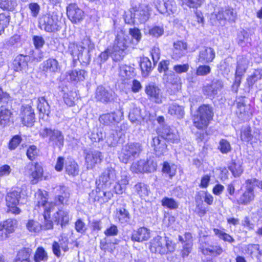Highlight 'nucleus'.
<instances>
[{"label":"nucleus","instance_id":"obj_50","mask_svg":"<svg viewBox=\"0 0 262 262\" xmlns=\"http://www.w3.org/2000/svg\"><path fill=\"white\" fill-rule=\"evenodd\" d=\"M161 204L163 207L171 210L177 209L179 207V203L173 199L164 197L161 200Z\"/></svg>","mask_w":262,"mask_h":262},{"label":"nucleus","instance_id":"obj_7","mask_svg":"<svg viewBox=\"0 0 262 262\" xmlns=\"http://www.w3.org/2000/svg\"><path fill=\"white\" fill-rule=\"evenodd\" d=\"M77 36L78 39L79 40L78 43L84 54V58H82V62L88 64L91 61L90 53L94 49V44L92 42L90 37L83 31H79Z\"/></svg>","mask_w":262,"mask_h":262},{"label":"nucleus","instance_id":"obj_10","mask_svg":"<svg viewBox=\"0 0 262 262\" xmlns=\"http://www.w3.org/2000/svg\"><path fill=\"white\" fill-rule=\"evenodd\" d=\"M21 193L24 194L22 190L18 189L17 190H13L8 193L6 196V201L9 211L14 214H19L20 210L17 206L19 204L20 199L21 198Z\"/></svg>","mask_w":262,"mask_h":262},{"label":"nucleus","instance_id":"obj_60","mask_svg":"<svg viewBox=\"0 0 262 262\" xmlns=\"http://www.w3.org/2000/svg\"><path fill=\"white\" fill-rule=\"evenodd\" d=\"M10 21V16L5 13L0 14V35L4 32Z\"/></svg>","mask_w":262,"mask_h":262},{"label":"nucleus","instance_id":"obj_47","mask_svg":"<svg viewBox=\"0 0 262 262\" xmlns=\"http://www.w3.org/2000/svg\"><path fill=\"white\" fill-rule=\"evenodd\" d=\"M48 258V254L45 249L41 247H38L34 254L33 260L29 262H40L46 261Z\"/></svg>","mask_w":262,"mask_h":262},{"label":"nucleus","instance_id":"obj_31","mask_svg":"<svg viewBox=\"0 0 262 262\" xmlns=\"http://www.w3.org/2000/svg\"><path fill=\"white\" fill-rule=\"evenodd\" d=\"M167 111L168 114L178 119L183 118L185 114L184 107L176 103L169 104Z\"/></svg>","mask_w":262,"mask_h":262},{"label":"nucleus","instance_id":"obj_40","mask_svg":"<svg viewBox=\"0 0 262 262\" xmlns=\"http://www.w3.org/2000/svg\"><path fill=\"white\" fill-rule=\"evenodd\" d=\"M247 252L252 257L257 259L262 255V245L259 244H249L247 247Z\"/></svg>","mask_w":262,"mask_h":262},{"label":"nucleus","instance_id":"obj_49","mask_svg":"<svg viewBox=\"0 0 262 262\" xmlns=\"http://www.w3.org/2000/svg\"><path fill=\"white\" fill-rule=\"evenodd\" d=\"M32 252V249L30 248H25L20 250L17 254V259L15 262H19V261H31L30 260L29 257Z\"/></svg>","mask_w":262,"mask_h":262},{"label":"nucleus","instance_id":"obj_61","mask_svg":"<svg viewBox=\"0 0 262 262\" xmlns=\"http://www.w3.org/2000/svg\"><path fill=\"white\" fill-rule=\"evenodd\" d=\"M164 33V29L162 27L154 26L148 30L147 34L154 37H159Z\"/></svg>","mask_w":262,"mask_h":262},{"label":"nucleus","instance_id":"obj_28","mask_svg":"<svg viewBox=\"0 0 262 262\" xmlns=\"http://www.w3.org/2000/svg\"><path fill=\"white\" fill-rule=\"evenodd\" d=\"M69 220V211L66 210L60 209L54 215V221L60 224L62 228L68 224Z\"/></svg>","mask_w":262,"mask_h":262},{"label":"nucleus","instance_id":"obj_9","mask_svg":"<svg viewBox=\"0 0 262 262\" xmlns=\"http://www.w3.org/2000/svg\"><path fill=\"white\" fill-rule=\"evenodd\" d=\"M117 173L114 167L112 166L106 168L100 175L99 179L96 181V184L102 187H110L112 184L117 180Z\"/></svg>","mask_w":262,"mask_h":262},{"label":"nucleus","instance_id":"obj_53","mask_svg":"<svg viewBox=\"0 0 262 262\" xmlns=\"http://www.w3.org/2000/svg\"><path fill=\"white\" fill-rule=\"evenodd\" d=\"M213 232L220 239H223L225 242H227L230 243L234 242V239L229 234L225 233L223 230L217 228L213 229Z\"/></svg>","mask_w":262,"mask_h":262},{"label":"nucleus","instance_id":"obj_25","mask_svg":"<svg viewBox=\"0 0 262 262\" xmlns=\"http://www.w3.org/2000/svg\"><path fill=\"white\" fill-rule=\"evenodd\" d=\"M145 92L149 96L150 99L155 103L160 104L162 102L161 90L158 86L154 85L146 86Z\"/></svg>","mask_w":262,"mask_h":262},{"label":"nucleus","instance_id":"obj_13","mask_svg":"<svg viewBox=\"0 0 262 262\" xmlns=\"http://www.w3.org/2000/svg\"><path fill=\"white\" fill-rule=\"evenodd\" d=\"M84 154L88 169L93 168L97 164L101 162L103 158L102 153L96 150H84Z\"/></svg>","mask_w":262,"mask_h":262},{"label":"nucleus","instance_id":"obj_22","mask_svg":"<svg viewBox=\"0 0 262 262\" xmlns=\"http://www.w3.org/2000/svg\"><path fill=\"white\" fill-rule=\"evenodd\" d=\"M69 239L67 236H61L58 242H54L52 244V251L53 253L58 257L61 255V250L64 252L69 251Z\"/></svg>","mask_w":262,"mask_h":262},{"label":"nucleus","instance_id":"obj_62","mask_svg":"<svg viewBox=\"0 0 262 262\" xmlns=\"http://www.w3.org/2000/svg\"><path fill=\"white\" fill-rule=\"evenodd\" d=\"M219 149L223 154H227L231 150L230 143L226 139H222L220 141Z\"/></svg>","mask_w":262,"mask_h":262},{"label":"nucleus","instance_id":"obj_11","mask_svg":"<svg viewBox=\"0 0 262 262\" xmlns=\"http://www.w3.org/2000/svg\"><path fill=\"white\" fill-rule=\"evenodd\" d=\"M157 164L153 161L140 160L133 163L130 169L135 173L152 172L156 170Z\"/></svg>","mask_w":262,"mask_h":262},{"label":"nucleus","instance_id":"obj_14","mask_svg":"<svg viewBox=\"0 0 262 262\" xmlns=\"http://www.w3.org/2000/svg\"><path fill=\"white\" fill-rule=\"evenodd\" d=\"M20 117L22 123L28 127L34 125L35 117L34 109L29 105H23L21 106Z\"/></svg>","mask_w":262,"mask_h":262},{"label":"nucleus","instance_id":"obj_64","mask_svg":"<svg viewBox=\"0 0 262 262\" xmlns=\"http://www.w3.org/2000/svg\"><path fill=\"white\" fill-rule=\"evenodd\" d=\"M28 158L31 161H33L37 156V148L35 145H30L26 152Z\"/></svg>","mask_w":262,"mask_h":262},{"label":"nucleus","instance_id":"obj_58","mask_svg":"<svg viewBox=\"0 0 262 262\" xmlns=\"http://www.w3.org/2000/svg\"><path fill=\"white\" fill-rule=\"evenodd\" d=\"M120 75L126 78H129L134 76V69L130 66H122L120 67Z\"/></svg>","mask_w":262,"mask_h":262},{"label":"nucleus","instance_id":"obj_43","mask_svg":"<svg viewBox=\"0 0 262 262\" xmlns=\"http://www.w3.org/2000/svg\"><path fill=\"white\" fill-rule=\"evenodd\" d=\"M116 217L121 224H127L130 220L129 212L125 208H120L116 212Z\"/></svg>","mask_w":262,"mask_h":262},{"label":"nucleus","instance_id":"obj_45","mask_svg":"<svg viewBox=\"0 0 262 262\" xmlns=\"http://www.w3.org/2000/svg\"><path fill=\"white\" fill-rule=\"evenodd\" d=\"M60 189L64 190V195H58L55 198V204L56 205L67 204L70 197V192L68 188L62 186H60Z\"/></svg>","mask_w":262,"mask_h":262},{"label":"nucleus","instance_id":"obj_1","mask_svg":"<svg viewBox=\"0 0 262 262\" xmlns=\"http://www.w3.org/2000/svg\"><path fill=\"white\" fill-rule=\"evenodd\" d=\"M236 19V12L230 7L216 6L209 16V22L214 26H224L227 21L229 23H234Z\"/></svg>","mask_w":262,"mask_h":262},{"label":"nucleus","instance_id":"obj_5","mask_svg":"<svg viewBox=\"0 0 262 262\" xmlns=\"http://www.w3.org/2000/svg\"><path fill=\"white\" fill-rule=\"evenodd\" d=\"M143 150L142 145L139 142H130L124 145L119 155L121 162L127 163L138 157Z\"/></svg>","mask_w":262,"mask_h":262},{"label":"nucleus","instance_id":"obj_24","mask_svg":"<svg viewBox=\"0 0 262 262\" xmlns=\"http://www.w3.org/2000/svg\"><path fill=\"white\" fill-rule=\"evenodd\" d=\"M151 145L154 147L156 155L159 157L163 155L167 151V145L164 139H160L159 136L152 137Z\"/></svg>","mask_w":262,"mask_h":262},{"label":"nucleus","instance_id":"obj_17","mask_svg":"<svg viewBox=\"0 0 262 262\" xmlns=\"http://www.w3.org/2000/svg\"><path fill=\"white\" fill-rule=\"evenodd\" d=\"M259 132L255 128H252L249 126L242 128L241 133V138L243 141L247 142L256 143L259 140Z\"/></svg>","mask_w":262,"mask_h":262},{"label":"nucleus","instance_id":"obj_34","mask_svg":"<svg viewBox=\"0 0 262 262\" xmlns=\"http://www.w3.org/2000/svg\"><path fill=\"white\" fill-rule=\"evenodd\" d=\"M68 51L73 58L77 57L78 60L82 62V58H84V54L79 43L70 42L68 47Z\"/></svg>","mask_w":262,"mask_h":262},{"label":"nucleus","instance_id":"obj_32","mask_svg":"<svg viewBox=\"0 0 262 262\" xmlns=\"http://www.w3.org/2000/svg\"><path fill=\"white\" fill-rule=\"evenodd\" d=\"M37 195L38 200L37 205L38 207H43L45 211L47 212L51 211L53 206L52 204L47 202V198L46 197L47 195V192L40 191L37 193Z\"/></svg>","mask_w":262,"mask_h":262},{"label":"nucleus","instance_id":"obj_46","mask_svg":"<svg viewBox=\"0 0 262 262\" xmlns=\"http://www.w3.org/2000/svg\"><path fill=\"white\" fill-rule=\"evenodd\" d=\"M97 187L95 190H92L91 192L89 193V200L91 202H99L102 203V195L101 193L102 191L101 188H103L101 186L97 185Z\"/></svg>","mask_w":262,"mask_h":262},{"label":"nucleus","instance_id":"obj_38","mask_svg":"<svg viewBox=\"0 0 262 262\" xmlns=\"http://www.w3.org/2000/svg\"><path fill=\"white\" fill-rule=\"evenodd\" d=\"M228 169L235 178L239 177L244 171L242 162L239 160H232L228 166Z\"/></svg>","mask_w":262,"mask_h":262},{"label":"nucleus","instance_id":"obj_44","mask_svg":"<svg viewBox=\"0 0 262 262\" xmlns=\"http://www.w3.org/2000/svg\"><path fill=\"white\" fill-rule=\"evenodd\" d=\"M16 226V221L11 219H8L4 222L3 224H0V231L5 230L8 233L13 232Z\"/></svg>","mask_w":262,"mask_h":262},{"label":"nucleus","instance_id":"obj_63","mask_svg":"<svg viewBox=\"0 0 262 262\" xmlns=\"http://www.w3.org/2000/svg\"><path fill=\"white\" fill-rule=\"evenodd\" d=\"M128 118L132 122L138 123L140 118V110L137 108H133L129 113Z\"/></svg>","mask_w":262,"mask_h":262},{"label":"nucleus","instance_id":"obj_26","mask_svg":"<svg viewBox=\"0 0 262 262\" xmlns=\"http://www.w3.org/2000/svg\"><path fill=\"white\" fill-rule=\"evenodd\" d=\"M29 59L30 57L28 56L23 54L17 56L13 62L14 71L18 72L26 70Z\"/></svg>","mask_w":262,"mask_h":262},{"label":"nucleus","instance_id":"obj_27","mask_svg":"<svg viewBox=\"0 0 262 262\" xmlns=\"http://www.w3.org/2000/svg\"><path fill=\"white\" fill-rule=\"evenodd\" d=\"M173 47L172 55L173 59L178 60L186 54L187 47L185 42L181 41H177L174 43Z\"/></svg>","mask_w":262,"mask_h":262},{"label":"nucleus","instance_id":"obj_42","mask_svg":"<svg viewBox=\"0 0 262 262\" xmlns=\"http://www.w3.org/2000/svg\"><path fill=\"white\" fill-rule=\"evenodd\" d=\"M140 66L143 75L144 76H146L152 71L155 65L154 64L152 66L149 59L144 57L141 59Z\"/></svg>","mask_w":262,"mask_h":262},{"label":"nucleus","instance_id":"obj_18","mask_svg":"<svg viewBox=\"0 0 262 262\" xmlns=\"http://www.w3.org/2000/svg\"><path fill=\"white\" fill-rule=\"evenodd\" d=\"M67 13L69 19L75 24L80 22L84 18V12L75 4L67 7Z\"/></svg>","mask_w":262,"mask_h":262},{"label":"nucleus","instance_id":"obj_35","mask_svg":"<svg viewBox=\"0 0 262 262\" xmlns=\"http://www.w3.org/2000/svg\"><path fill=\"white\" fill-rule=\"evenodd\" d=\"M69 79L71 81L78 82L83 81L87 76L85 71L80 69H75L69 73Z\"/></svg>","mask_w":262,"mask_h":262},{"label":"nucleus","instance_id":"obj_8","mask_svg":"<svg viewBox=\"0 0 262 262\" xmlns=\"http://www.w3.org/2000/svg\"><path fill=\"white\" fill-rule=\"evenodd\" d=\"M60 23L56 15L48 14L42 16L39 21L40 28L48 32H55L59 31Z\"/></svg>","mask_w":262,"mask_h":262},{"label":"nucleus","instance_id":"obj_55","mask_svg":"<svg viewBox=\"0 0 262 262\" xmlns=\"http://www.w3.org/2000/svg\"><path fill=\"white\" fill-rule=\"evenodd\" d=\"M136 192L140 196H145L148 195L149 190L147 186L144 183H138L135 186Z\"/></svg>","mask_w":262,"mask_h":262},{"label":"nucleus","instance_id":"obj_33","mask_svg":"<svg viewBox=\"0 0 262 262\" xmlns=\"http://www.w3.org/2000/svg\"><path fill=\"white\" fill-rule=\"evenodd\" d=\"M200 249L203 254L214 256L220 255L223 252V249L220 245H211L208 247L202 246L200 247Z\"/></svg>","mask_w":262,"mask_h":262},{"label":"nucleus","instance_id":"obj_12","mask_svg":"<svg viewBox=\"0 0 262 262\" xmlns=\"http://www.w3.org/2000/svg\"><path fill=\"white\" fill-rule=\"evenodd\" d=\"M123 119V112L118 110L111 113L101 115L99 118V122L104 125L110 126L115 123H119Z\"/></svg>","mask_w":262,"mask_h":262},{"label":"nucleus","instance_id":"obj_54","mask_svg":"<svg viewBox=\"0 0 262 262\" xmlns=\"http://www.w3.org/2000/svg\"><path fill=\"white\" fill-rule=\"evenodd\" d=\"M162 171L168 174L171 178L176 174V166L174 164L170 165L167 162H164L163 164Z\"/></svg>","mask_w":262,"mask_h":262},{"label":"nucleus","instance_id":"obj_29","mask_svg":"<svg viewBox=\"0 0 262 262\" xmlns=\"http://www.w3.org/2000/svg\"><path fill=\"white\" fill-rule=\"evenodd\" d=\"M161 137L164 140H167L172 143L176 142L178 140L177 133L168 126H165L162 128Z\"/></svg>","mask_w":262,"mask_h":262},{"label":"nucleus","instance_id":"obj_3","mask_svg":"<svg viewBox=\"0 0 262 262\" xmlns=\"http://www.w3.org/2000/svg\"><path fill=\"white\" fill-rule=\"evenodd\" d=\"M39 136L42 138H48V144L54 148L60 150L63 147L64 136L62 131L50 127H45L39 131Z\"/></svg>","mask_w":262,"mask_h":262},{"label":"nucleus","instance_id":"obj_36","mask_svg":"<svg viewBox=\"0 0 262 262\" xmlns=\"http://www.w3.org/2000/svg\"><path fill=\"white\" fill-rule=\"evenodd\" d=\"M254 198L253 188L251 186L247 187L245 192L241 196L237 202L238 204L248 205Z\"/></svg>","mask_w":262,"mask_h":262},{"label":"nucleus","instance_id":"obj_48","mask_svg":"<svg viewBox=\"0 0 262 262\" xmlns=\"http://www.w3.org/2000/svg\"><path fill=\"white\" fill-rule=\"evenodd\" d=\"M66 171L69 175L77 176L79 173V166L75 161H70L66 163Z\"/></svg>","mask_w":262,"mask_h":262},{"label":"nucleus","instance_id":"obj_21","mask_svg":"<svg viewBox=\"0 0 262 262\" xmlns=\"http://www.w3.org/2000/svg\"><path fill=\"white\" fill-rule=\"evenodd\" d=\"M215 56V52L213 48L204 46L200 50L198 59L203 63H209L213 60Z\"/></svg>","mask_w":262,"mask_h":262},{"label":"nucleus","instance_id":"obj_30","mask_svg":"<svg viewBox=\"0 0 262 262\" xmlns=\"http://www.w3.org/2000/svg\"><path fill=\"white\" fill-rule=\"evenodd\" d=\"M28 167L32 171L31 173V176L33 179L31 180V182L32 184H36L42 176L43 169L37 163H36L35 165H33L32 163L29 164Z\"/></svg>","mask_w":262,"mask_h":262},{"label":"nucleus","instance_id":"obj_52","mask_svg":"<svg viewBox=\"0 0 262 262\" xmlns=\"http://www.w3.org/2000/svg\"><path fill=\"white\" fill-rule=\"evenodd\" d=\"M164 7L165 8V10H162L161 7L158 8V10L161 14H167V15H169L170 14L173 13L174 11H176V5H173L169 1L164 3Z\"/></svg>","mask_w":262,"mask_h":262},{"label":"nucleus","instance_id":"obj_6","mask_svg":"<svg viewBox=\"0 0 262 262\" xmlns=\"http://www.w3.org/2000/svg\"><path fill=\"white\" fill-rule=\"evenodd\" d=\"M213 117L212 107L208 104H203L199 107L198 114L193 118V124L198 129L206 128Z\"/></svg>","mask_w":262,"mask_h":262},{"label":"nucleus","instance_id":"obj_4","mask_svg":"<svg viewBox=\"0 0 262 262\" xmlns=\"http://www.w3.org/2000/svg\"><path fill=\"white\" fill-rule=\"evenodd\" d=\"M129 44V36L127 34L122 31L117 34L112 51L114 60L117 61L123 59Z\"/></svg>","mask_w":262,"mask_h":262},{"label":"nucleus","instance_id":"obj_59","mask_svg":"<svg viewBox=\"0 0 262 262\" xmlns=\"http://www.w3.org/2000/svg\"><path fill=\"white\" fill-rule=\"evenodd\" d=\"M27 228L30 232H38L42 229L39 223L34 220H29L27 224Z\"/></svg>","mask_w":262,"mask_h":262},{"label":"nucleus","instance_id":"obj_23","mask_svg":"<svg viewBox=\"0 0 262 262\" xmlns=\"http://www.w3.org/2000/svg\"><path fill=\"white\" fill-rule=\"evenodd\" d=\"M150 237V230L145 227H142L133 231L131 240L133 242L142 243L148 241Z\"/></svg>","mask_w":262,"mask_h":262},{"label":"nucleus","instance_id":"obj_56","mask_svg":"<svg viewBox=\"0 0 262 262\" xmlns=\"http://www.w3.org/2000/svg\"><path fill=\"white\" fill-rule=\"evenodd\" d=\"M106 143L110 147H114L117 144V138L115 136V131L110 130L105 135Z\"/></svg>","mask_w":262,"mask_h":262},{"label":"nucleus","instance_id":"obj_39","mask_svg":"<svg viewBox=\"0 0 262 262\" xmlns=\"http://www.w3.org/2000/svg\"><path fill=\"white\" fill-rule=\"evenodd\" d=\"M12 113L10 110L4 106L0 107V124L4 126L9 125L11 122Z\"/></svg>","mask_w":262,"mask_h":262},{"label":"nucleus","instance_id":"obj_16","mask_svg":"<svg viewBox=\"0 0 262 262\" xmlns=\"http://www.w3.org/2000/svg\"><path fill=\"white\" fill-rule=\"evenodd\" d=\"M115 97V93L106 89L102 85L98 86L95 92V98L103 103H108L113 101Z\"/></svg>","mask_w":262,"mask_h":262},{"label":"nucleus","instance_id":"obj_19","mask_svg":"<svg viewBox=\"0 0 262 262\" xmlns=\"http://www.w3.org/2000/svg\"><path fill=\"white\" fill-rule=\"evenodd\" d=\"M134 17L136 24L145 23L149 18L150 8L147 5H141L137 8H133Z\"/></svg>","mask_w":262,"mask_h":262},{"label":"nucleus","instance_id":"obj_41","mask_svg":"<svg viewBox=\"0 0 262 262\" xmlns=\"http://www.w3.org/2000/svg\"><path fill=\"white\" fill-rule=\"evenodd\" d=\"M37 109L40 113L49 116L50 106L45 97H39L37 100Z\"/></svg>","mask_w":262,"mask_h":262},{"label":"nucleus","instance_id":"obj_37","mask_svg":"<svg viewBox=\"0 0 262 262\" xmlns=\"http://www.w3.org/2000/svg\"><path fill=\"white\" fill-rule=\"evenodd\" d=\"M248 60L243 56H238L237 62V67L236 70V77L240 78L245 72L248 68Z\"/></svg>","mask_w":262,"mask_h":262},{"label":"nucleus","instance_id":"obj_51","mask_svg":"<svg viewBox=\"0 0 262 262\" xmlns=\"http://www.w3.org/2000/svg\"><path fill=\"white\" fill-rule=\"evenodd\" d=\"M16 6V0H0V8L3 10L13 11Z\"/></svg>","mask_w":262,"mask_h":262},{"label":"nucleus","instance_id":"obj_15","mask_svg":"<svg viewBox=\"0 0 262 262\" xmlns=\"http://www.w3.org/2000/svg\"><path fill=\"white\" fill-rule=\"evenodd\" d=\"M235 104L236 114L238 117L244 120L248 119L252 115V113L250 106L246 104L245 98L243 97L237 98L235 100Z\"/></svg>","mask_w":262,"mask_h":262},{"label":"nucleus","instance_id":"obj_57","mask_svg":"<svg viewBox=\"0 0 262 262\" xmlns=\"http://www.w3.org/2000/svg\"><path fill=\"white\" fill-rule=\"evenodd\" d=\"M103 130L100 128L94 129L90 135V138L94 142H100L103 140Z\"/></svg>","mask_w":262,"mask_h":262},{"label":"nucleus","instance_id":"obj_2","mask_svg":"<svg viewBox=\"0 0 262 262\" xmlns=\"http://www.w3.org/2000/svg\"><path fill=\"white\" fill-rule=\"evenodd\" d=\"M174 249V244L167 236H157L150 242L149 249L153 253L164 255L173 252Z\"/></svg>","mask_w":262,"mask_h":262},{"label":"nucleus","instance_id":"obj_20","mask_svg":"<svg viewBox=\"0 0 262 262\" xmlns=\"http://www.w3.org/2000/svg\"><path fill=\"white\" fill-rule=\"evenodd\" d=\"M41 69L42 72L51 75L58 72L60 70V66L57 59L50 58L43 61L41 64Z\"/></svg>","mask_w":262,"mask_h":262}]
</instances>
